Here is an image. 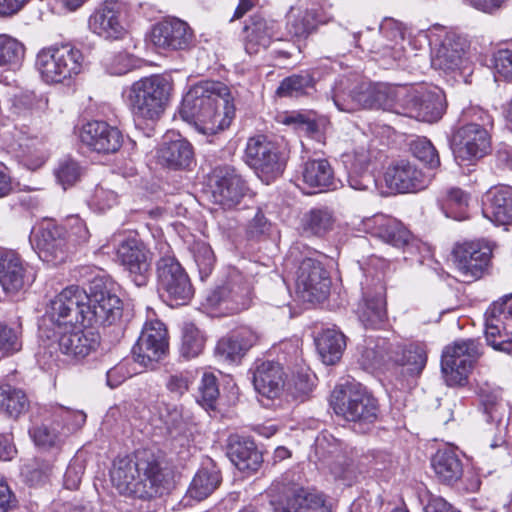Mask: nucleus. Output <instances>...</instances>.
<instances>
[{
  "label": "nucleus",
  "instance_id": "f257e3e1",
  "mask_svg": "<svg viewBox=\"0 0 512 512\" xmlns=\"http://www.w3.org/2000/svg\"><path fill=\"white\" fill-rule=\"evenodd\" d=\"M111 479L120 494L136 498L160 496L170 487V472L162 457L150 449H138L132 458L117 460Z\"/></svg>",
  "mask_w": 512,
  "mask_h": 512
},
{
  "label": "nucleus",
  "instance_id": "f03ea898",
  "mask_svg": "<svg viewBox=\"0 0 512 512\" xmlns=\"http://www.w3.org/2000/svg\"><path fill=\"white\" fill-rule=\"evenodd\" d=\"M235 113L228 87L221 82H204L184 95L179 114L203 134H216L227 128Z\"/></svg>",
  "mask_w": 512,
  "mask_h": 512
},
{
  "label": "nucleus",
  "instance_id": "7ed1b4c3",
  "mask_svg": "<svg viewBox=\"0 0 512 512\" xmlns=\"http://www.w3.org/2000/svg\"><path fill=\"white\" fill-rule=\"evenodd\" d=\"M358 362L369 372L395 370L403 380L418 377L427 362L421 343H392L382 337H368L360 347Z\"/></svg>",
  "mask_w": 512,
  "mask_h": 512
},
{
  "label": "nucleus",
  "instance_id": "20e7f679",
  "mask_svg": "<svg viewBox=\"0 0 512 512\" xmlns=\"http://www.w3.org/2000/svg\"><path fill=\"white\" fill-rule=\"evenodd\" d=\"M322 257L321 253L306 244L296 242L284 260L286 269L295 270L296 293L305 302H321L329 293L330 279Z\"/></svg>",
  "mask_w": 512,
  "mask_h": 512
},
{
  "label": "nucleus",
  "instance_id": "39448f33",
  "mask_svg": "<svg viewBox=\"0 0 512 512\" xmlns=\"http://www.w3.org/2000/svg\"><path fill=\"white\" fill-rule=\"evenodd\" d=\"M172 91L173 82L169 76L153 74L124 88L122 97L136 123L153 124L164 114Z\"/></svg>",
  "mask_w": 512,
  "mask_h": 512
},
{
  "label": "nucleus",
  "instance_id": "423d86ee",
  "mask_svg": "<svg viewBox=\"0 0 512 512\" xmlns=\"http://www.w3.org/2000/svg\"><path fill=\"white\" fill-rule=\"evenodd\" d=\"M461 121L453 136L454 155L460 165H472L491 151L493 119L482 108L470 106L463 109Z\"/></svg>",
  "mask_w": 512,
  "mask_h": 512
},
{
  "label": "nucleus",
  "instance_id": "0eeeda50",
  "mask_svg": "<svg viewBox=\"0 0 512 512\" xmlns=\"http://www.w3.org/2000/svg\"><path fill=\"white\" fill-rule=\"evenodd\" d=\"M84 56L80 49L65 44L41 49L35 59V69L48 84H63L83 70Z\"/></svg>",
  "mask_w": 512,
  "mask_h": 512
},
{
  "label": "nucleus",
  "instance_id": "6e6552de",
  "mask_svg": "<svg viewBox=\"0 0 512 512\" xmlns=\"http://www.w3.org/2000/svg\"><path fill=\"white\" fill-rule=\"evenodd\" d=\"M427 37L432 47L431 65L434 69L445 73L459 71L461 74L470 70L469 42L466 37L447 31L442 26L430 29Z\"/></svg>",
  "mask_w": 512,
  "mask_h": 512
},
{
  "label": "nucleus",
  "instance_id": "1a4fd4ad",
  "mask_svg": "<svg viewBox=\"0 0 512 512\" xmlns=\"http://www.w3.org/2000/svg\"><path fill=\"white\" fill-rule=\"evenodd\" d=\"M331 405L337 415L355 423L363 431L378 416L376 399L358 383H346L336 387L331 395Z\"/></svg>",
  "mask_w": 512,
  "mask_h": 512
},
{
  "label": "nucleus",
  "instance_id": "9d476101",
  "mask_svg": "<svg viewBox=\"0 0 512 512\" xmlns=\"http://www.w3.org/2000/svg\"><path fill=\"white\" fill-rule=\"evenodd\" d=\"M162 256L157 261V282L160 296L170 306L187 303L193 296V288L190 279L171 254L167 243H160Z\"/></svg>",
  "mask_w": 512,
  "mask_h": 512
},
{
  "label": "nucleus",
  "instance_id": "9b49d317",
  "mask_svg": "<svg viewBox=\"0 0 512 512\" xmlns=\"http://www.w3.org/2000/svg\"><path fill=\"white\" fill-rule=\"evenodd\" d=\"M481 354V344L474 339L456 341L447 346L441 358V370L447 385H464Z\"/></svg>",
  "mask_w": 512,
  "mask_h": 512
},
{
  "label": "nucleus",
  "instance_id": "f8f14e48",
  "mask_svg": "<svg viewBox=\"0 0 512 512\" xmlns=\"http://www.w3.org/2000/svg\"><path fill=\"white\" fill-rule=\"evenodd\" d=\"M91 282L88 299L85 301L83 313L84 326L112 325L122 316L121 299L103 288V279L95 277Z\"/></svg>",
  "mask_w": 512,
  "mask_h": 512
},
{
  "label": "nucleus",
  "instance_id": "ddd939ff",
  "mask_svg": "<svg viewBox=\"0 0 512 512\" xmlns=\"http://www.w3.org/2000/svg\"><path fill=\"white\" fill-rule=\"evenodd\" d=\"M406 99L401 103V115L426 122L438 121L445 112L446 101L443 91L438 87L423 85L408 87L404 91Z\"/></svg>",
  "mask_w": 512,
  "mask_h": 512
},
{
  "label": "nucleus",
  "instance_id": "4468645a",
  "mask_svg": "<svg viewBox=\"0 0 512 512\" xmlns=\"http://www.w3.org/2000/svg\"><path fill=\"white\" fill-rule=\"evenodd\" d=\"M88 293L77 285L64 288L50 300L45 312V320L49 321L54 329L60 331L72 327L74 324L83 323L85 301Z\"/></svg>",
  "mask_w": 512,
  "mask_h": 512
},
{
  "label": "nucleus",
  "instance_id": "2eb2a0df",
  "mask_svg": "<svg viewBox=\"0 0 512 512\" xmlns=\"http://www.w3.org/2000/svg\"><path fill=\"white\" fill-rule=\"evenodd\" d=\"M251 289L240 276L208 292L203 303L213 316L239 313L250 306Z\"/></svg>",
  "mask_w": 512,
  "mask_h": 512
},
{
  "label": "nucleus",
  "instance_id": "dca6fc26",
  "mask_svg": "<svg viewBox=\"0 0 512 512\" xmlns=\"http://www.w3.org/2000/svg\"><path fill=\"white\" fill-rule=\"evenodd\" d=\"M268 495L274 512H329L321 494L297 485H272Z\"/></svg>",
  "mask_w": 512,
  "mask_h": 512
},
{
  "label": "nucleus",
  "instance_id": "f3484780",
  "mask_svg": "<svg viewBox=\"0 0 512 512\" xmlns=\"http://www.w3.org/2000/svg\"><path fill=\"white\" fill-rule=\"evenodd\" d=\"M245 159L250 167L265 176L267 180L282 174L286 165L285 154L276 143L264 135L248 139Z\"/></svg>",
  "mask_w": 512,
  "mask_h": 512
},
{
  "label": "nucleus",
  "instance_id": "a211bd4d",
  "mask_svg": "<svg viewBox=\"0 0 512 512\" xmlns=\"http://www.w3.org/2000/svg\"><path fill=\"white\" fill-rule=\"evenodd\" d=\"M453 263L463 282H473L487 272L492 256L488 242L471 241L457 244L452 252Z\"/></svg>",
  "mask_w": 512,
  "mask_h": 512
},
{
  "label": "nucleus",
  "instance_id": "6ab92c4d",
  "mask_svg": "<svg viewBox=\"0 0 512 512\" xmlns=\"http://www.w3.org/2000/svg\"><path fill=\"white\" fill-rule=\"evenodd\" d=\"M116 261L137 286H146L151 275L152 254L146 245L135 237L122 240L116 249Z\"/></svg>",
  "mask_w": 512,
  "mask_h": 512
},
{
  "label": "nucleus",
  "instance_id": "aec40b11",
  "mask_svg": "<svg viewBox=\"0 0 512 512\" xmlns=\"http://www.w3.org/2000/svg\"><path fill=\"white\" fill-rule=\"evenodd\" d=\"M485 337L495 350L512 355V295L487 310Z\"/></svg>",
  "mask_w": 512,
  "mask_h": 512
},
{
  "label": "nucleus",
  "instance_id": "412c9836",
  "mask_svg": "<svg viewBox=\"0 0 512 512\" xmlns=\"http://www.w3.org/2000/svg\"><path fill=\"white\" fill-rule=\"evenodd\" d=\"M168 336L165 325L154 320L146 322L142 332L132 348V354L137 363L144 367L153 368L168 352Z\"/></svg>",
  "mask_w": 512,
  "mask_h": 512
},
{
  "label": "nucleus",
  "instance_id": "4be33fe9",
  "mask_svg": "<svg viewBox=\"0 0 512 512\" xmlns=\"http://www.w3.org/2000/svg\"><path fill=\"white\" fill-rule=\"evenodd\" d=\"M209 185L212 202L225 210L239 205L246 191L244 180L229 166L215 168Z\"/></svg>",
  "mask_w": 512,
  "mask_h": 512
},
{
  "label": "nucleus",
  "instance_id": "5701e85b",
  "mask_svg": "<svg viewBox=\"0 0 512 512\" xmlns=\"http://www.w3.org/2000/svg\"><path fill=\"white\" fill-rule=\"evenodd\" d=\"M362 298L357 306V315L365 327L376 328L386 319L385 287L377 274L361 283Z\"/></svg>",
  "mask_w": 512,
  "mask_h": 512
},
{
  "label": "nucleus",
  "instance_id": "b1692460",
  "mask_svg": "<svg viewBox=\"0 0 512 512\" xmlns=\"http://www.w3.org/2000/svg\"><path fill=\"white\" fill-rule=\"evenodd\" d=\"M124 5L117 0H106L98 5L88 19L90 31L106 40H118L126 34Z\"/></svg>",
  "mask_w": 512,
  "mask_h": 512
},
{
  "label": "nucleus",
  "instance_id": "393cba45",
  "mask_svg": "<svg viewBox=\"0 0 512 512\" xmlns=\"http://www.w3.org/2000/svg\"><path fill=\"white\" fill-rule=\"evenodd\" d=\"M78 135L83 145L101 154L115 153L123 144L119 128L105 121L93 120L83 124Z\"/></svg>",
  "mask_w": 512,
  "mask_h": 512
},
{
  "label": "nucleus",
  "instance_id": "a878e982",
  "mask_svg": "<svg viewBox=\"0 0 512 512\" xmlns=\"http://www.w3.org/2000/svg\"><path fill=\"white\" fill-rule=\"evenodd\" d=\"M151 42L164 50H185L194 43V33L189 25L180 19L171 18L157 23L151 31Z\"/></svg>",
  "mask_w": 512,
  "mask_h": 512
},
{
  "label": "nucleus",
  "instance_id": "bb28decb",
  "mask_svg": "<svg viewBox=\"0 0 512 512\" xmlns=\"http://www.w3.org/2000/svg\"><path fill=\"white\" fill-rule=\"evenodd\" d=\"M331 8V4H329L327 8H291L286 16V30L288 35L298 40L307 39L317 31L320 25L327 24L332 20L333 15L330 12Z\"/></svg>",
  "mask_w": 512,
  "mask_h": 512
},
{
  "label": "nucleus",
  "instance_id": "cd10ccee",
  "mask_svg": "<svg viewBox=\"0 0 512 512\" xmlns=\"http://www.w3.org/2000/svg\"><path fill=\"white\" fill-rule=\"evenodd\" d=\"M384 181L391 190L399 193H410L425 189L430 182V178L415 164L407 160H400L386 169Z\"/></svg>",
  "mask_w": 512,
  "mask_h": 512
},
{
  "label": "nucleus",
  "instance_id": "c85d7f7f",
  "mask_svg": "<svg viewBox=\"0 0 512 512\" xmlns=\"http://www.w3.org/2000/svg\"><path fill=\"white\" fill-rule=\"evenodd\" d=\"M61 353L69 358L80 360L96 351L100 344L99 334L78 327L76 324L67 329L55 331Z\"/></svg>",
  "mask_w": 512,
  "mask_h": 512
},
{
  "label": "nucleus",
  "instance_id": "c756f323",
  "mask_svg": "<svg viewBox=\"0 0 512 512\" xmlns=\"http://www.w3.org/2000/svg\"><path fill=\"white\" fill-rule=\"evenodd\" d=\"M368 86L374 83L368 81H356L347 77L340 78L332 89V100L339 111L353 113L360 109L373 108L372 105L361 103L369 99L370 93L366 92Z\"/></svg>",
  "mask_w": 512,
  "mask_h": 512
},
{
  "label": "nucleus",
  "instance_id": "7c9ffc66",
  "mask_svg": "<svg viewBox=\"0 0 512 512\" xmlns=\"http://www.w3.org/2000/svg\"><path fill=\"white\" fill-rule=\"evenodd\" d=\"M373 152L366 145H359L343 155V163L347 170V181L355 190H367L375 185V178L369 171Z\"/></svg>",
  "mask_w": 512,
  "mask_h": 512
},
{
  "label": "nucleus",
  "instance_id": "2f4dec72",
  "mask_svg": "<svg viewBox=\"0 0 512 512\" xmlns=\"http://www.w3.org/2000/svg\"><path fill=\"white\" fill-rule=\"evenodd\" d=\"M65 229L52 225L43 228L36 236V247L41 260L53 265L63 263L69 252V241Z\"/></svg>",
  "mask_w": 512,
  "mask_h": 512
},
{
  "label": "nucleus",
  "instance_id": "473e14b6",
  "mask_svg": "<svg viewBox=\"0 0 512 512\" xmlns=\"http://www.w3.org/2000/svg\"><path fill=\"white\" fill-rule=\"evenodd\" d=\"M363 223L368 233L394 247H404L411 238L409 230L393 217L376 214Z\"/></svg>",
  "mask_w": 512,
  "mask_h": 512
},
{
  "label": "nucleus",
  "instance_id": "72a5a7b5",
  "mask_svg": "<svg viewBox=\"0 0 512 512\" xmlns=\"http://www.w3.org/2000/svg\"><path fill=\"white\" fill-rule=\"evenodd\" d=\"M32 281L33 276L17 253L0 252V284L6 293L15 294Z\"/></svg>",
  "mask_w": 512,
  "mask_h": 512
},
{
  "label": "nucleus",
  "instance_id": "f704fd0d",
  "mask_svg": "<svg viewBox=\"0 0 512 512\" xmlns=\"http://www.w3.org/2000/svg\"><path fill=\"white\" fill-rule=\"evenodd\" d=\"M245 50L253 55L266 49L272 40H281L279 23L261 16H253L245 25Z\"/></svg>",
  "mask_w": 512,
  "mask_h": 512
},
{
  "label": "nucleus",
  "instance_id": "c9c22d12",
  "mask_svg": "<svg viewBox=\"0 0 512 512\" xmlns=\"http://www.w3.org/2000/svg\"><path fill=\"white\" fill-rule=\"evenodd\" d=\"M484 217L496 224L512 222V187L496 186L482 196Z\"/></svg>",
  "mask_w": 512,
  "mask_h": 512
},
{
  "label": "nucleus",
  "instance_id": "e433bc0d",
  "mask_svg": "<svg viewBox=\"0 0 512 512\" xmlns=\"http://www.w3.org/2000/svg\"><path fill=\"white\" fill-rule=\"evenodd\" d=\"M283 367L279 362L258 360L253 370V384L256 391L267 397L275 398L285 388Z\"/></svg>",
  "mask_w": 512,
  "mask_h": 512
},
{
  "label": "nucleus",
  "instance_id": "4c0bfd02",
  "mask_svg": "<svg viewBox=\"0 0 512 512\" xmlns=\"http://www.w3.org/2000/svg\"><path fill=\"white\" fill-rule=\"evenodd\" d=\"M258 334L250 327H241L221 338L215 348L216 354L225 361L235 362L257 343Z\"/></svg>",
  "mask_w": 512,
  "mask_h": 512
},
{
  "label": "nucleus",
  "instance_id": "58836bf2",
  "mask_svg": "<svg viewBox=\"0 0 512 512\" xmlns=\"http://www.w3.org/2000/svg\"><path fill=\"white\" fill-rule=\"evenodd\" d=\"M227 455L240 471H257L262 463V455L255 443L249 438L238 435L229 437Z\"/></svg>",
  "mask_w": 512,
  "mask_h": 512
},
{
  "label": "nucleus",
  "instance_id": "ea45409f",
  "mask_svg": "<svg viewBox=\"0 0 512 512\" xmlns=\"http://www.w3.org/2000/svg\"><path fill=\"white\" fill-rule=\"evenodd\" d=\"M407 86H391L383 83H376L374 86H368L366 92L370 93L371 98L363 99L361 103L372 105L373 108L392 111L401 114V103L405 101L406 96L404 91H407Z\"/></svg>",
  "mask_w": 512,
  "mask_h": 512
},
{
  "label": "nucleus",
  "instance_id": "a19ab883",
  "mask_svg": "<svg viewBox=\"0 0 512 512\" xmlns=\"http://www.w3.org/2000/svg\"><path fill=\"white\" fill-rule=\"evenodd\" d=\"M432 467L439 481L446 485H454L464 476L461 459L450 449L438 450L432 459Z\"/></svg>",
  "mask_w": 512,
  "mask_h": 512
},
{
  "label": "nucleus",
  "instance_id": "79ce46f5",
  "mask_svg": "<svg viewBox=\"0 0 512 512\" xmlns=\"http://www.w3.org/2000/svg\"><path fill=\"white\" fill-rule=\"evenodd\" d=\"M160 161L171 168H187L194 161L192 145L185 139L163 143L158 150Z\"/></svg>",
  "mask_w": 512,
  "mask_h": 512
},
{
  "label": "nucleus",
  "instance_id": "37998d69",
  "mask_svg": "<svg viewBox=\"0 0 512 512\" xmlns=\"http://www.w3.org/2000/svg\"><path fill=\"white\" fill-rule=\"evenodd\" d=\"M335 222L334 212L328 207L313 208L302 218V234L308 237H323L333 230Z\"/></svg>",
  "mask_w": 512,
  "mask_h": 512
},
{
  "label": "nucleus",
  "instance_id": "c03bdc74",
  "mask_svg": "<svg viewBox=\"0 0 512 512\" xmlns=\"http://www.w3.org/2000/svg\"><path fill=\"white\" fill-rule=\"evenodd\" d=\"M317 351L327 365H333L340 360L346 347L345 336L335 328H327L315 339Z\"/></svg>",
  "mask_w": 512,
  "mask_h": 512
},
{
  "label": "nucleus",
  "instance_id": "a18cd8bd",
  "mask_svg": "<svg viewBox=\"0 0 512 512\" xmlns=\"http://www.w3.org/2000/svg\"><path fill=\"white\" fill-rule=\"evenodd\" d=\"M303 183L319 191L334 186V172L326 159H313L304 163L302 170Z\"/></svg>",
  "mask_w": 512,
  "mask_h": 512
},
{
  "label": "nucleus",
  "instance_id": "49530a36",
  "mask_svg": "<svg viewBox=\"0 0 512 512\" xmlns=\"http://www.w3.org/2000/svg\"><path fill=\"white\" fill-rule=\"evenodd\" d=\"M221 482L220 471L213 464L202 467L194 476L186 498L201 501L211 495Z\"/></svg>",
  "mask_w": 512,
  "mask_h": 512
},
{
  "label": "nucleus",
  "instance_id": "de8ad7c7",
  "mask_svg": "<svg viewBox=\"0 0 512 512\" xmlns=\"http://www.w3.org/2000/svg\"><path fill=\"white\" fill-rule=\"evenodd\" d=\"M16 143L25 165L32 170L41 167L48 158L45 143L36 136H28L20 131Z\"/></svg>",
  "mask_w": 512,
  "mask_h": 512
},
{
  "label": "nucleus",
  "instance_id": "09e8293b",
  "mask_svg": "<svg viewBox=\"0 0 512 512\" xmlns=\"http://www.w3.org/2000/svg\"><path fill=\"white\" fill-rule=\"evenodd\" d=\"M28 409L26 394L10 384H0V413L18 418Z\"/></svg>",
  "mask_w": 512,
  "mask_h": 512
},
{
  "label": "nucleus",
  "instance_id": "8fccbe9b",
  "mask_svg": "<svg viewBox=\"0 0 512 512\" xmlns=\"http://www.w3.org/2000/svg\"><path fill=\"white\" fill-rule=\"evenodd\" d=\"M501 394L500 388L488 384L479 389L480 404L487 423L499 424L502 421L504 406Z\"/></svg>",
  "mask_w": 512,
  "mask_h": 512
},
{
  "label": "nucleus",
  "instance_id": "3c124183",
  "mask_svg": "<svg viewBox=\"0 0 512 512\" xmlns=\"http://www.w3.org/2000/svg\"><path fill=\"white\" fill-rule=\"evenodd\" d=\"M29 434L35 445L44 450L60 447L67 437V433L59 429L54 420L50 424L43 423L32 427Z\"/></svg>",
  "mask_w": 512,
  "mask_h": 512
},
{
  "label": "nucleus",
  "instance_id": "603ef678",
  "mask_svg": "<svg viewBox=\"0 0 512 512\" xmlns=\"http://www.w3.org/2000/svg\"><path fill=\"white\" fill-rule=\"evenodd\" d=\"M439 205L443 213L450 218L463 220L466 218V208L469 196L459 188H450L439 198Z\"/></svg>",
  "mask_w": 512,
  "mask_h": 512
},
{
  "label": "nucleus",
  "instance_id": "864d4df0",
  "mask_svg": "<svg viewBox=\"0 0 512 512\" xmlns=\"http://www.w3.org/2000/svg\"><path fill=\"white\" fill-rule=\"evenodd\" d=\"M102 65L108 74L121 76L140 67V59L126 51H115L103 57Z\"/></svg>",
  "mask_w": 512,
  "mask_h": 512
},
{
  "label": "nucleus",
  "instance_id": "5fc2aeb1",
  "mask_svg": "<svg viewBox=\"0 0 512 512\" xmlns=\"http://www.w3.org/2000/svg\"><path fill=\"white\" fill-rule=\"evenodd\" d=\"M314 79L309 72L294 74L283 79L276 90L279 97H300L314 87Z\"/></svg>",
  "mask_w": 512,
  "mask_h": 512
},
{
  "label": "nucleus",
  "instance_id": "6e6d98bb",
  "mask_svg": "<svg viewBox=\"0 0 512 512\" xmlns=\"http://www.w3.org/2000/svg\"><path fill=\"white\" fill-rule=\"evenodd\" d=\"M22 349V325L19 322H0V354L13 355Z\"/></svg>",
  "mask_w": 512,
  "mask_h": 512
},
{
  "label": "nucleus",
  "instance_id": "4d7b16f0",
  "mask_svg": "<svg viewBox=\"0 0 512 512\" xmlns=\"http://www.w3.org/2000/svg\"><path fill=\"white\" fill-rule=\"evenodd\" d=\"M205 346L203 333L192 323H186L182 329L180 355L185 359L200 355Z\"/></svg>",
  "mask_w": 512,
  "mask_h": 512
},
{
  "label": "nucleus",
  "instance_id": "13d9d810",
  "mask_svg": "<svg viewBox=\"0 0 512 512\" xmlns=\"http://www.w3.org/2000/svg\"><path fill=\"white\" fill-rule=\"evenodd\" d=\"M380 33L394 45L386 44L383 47L382 54L384 56H391L394 60L401 58V50L396 48L400 40L404 39V29L402 24L398 21L388 18L380 24Z\"/></svg>",
  "mask_w": 512,
  "mask_h": 512
},
{
  "label": "nucleus",
  "instance_id": "bf43d9fd",
  "mask_svg": "<svg viewBox=\"0 0 512 512\" xmlns=\"http://www.w3.org/2000/svg\"><path fill=\"white\" fill-rule=\"evenodd\" d=\"M54 174L58 183L67 189L75 185L83 174V167L79 162L69 156L61 158L56 167L54 168Z\"/></svg>",
  "mask_w": 512,
  "mask_h": 512
},
{
  "label": "nucleus",
  "instance_id": "052dcab7",
  "mask_svg": "<svg viewBox=\"0 0 512 512\" xmlns=\"http://www.w3.org/2000/svg\"><path fill=\"white\" fill-rule=\"evenodd\" d=\"M191 253L198 267L201 280L207 278L213 271L216 258L209 244L203 241H195L191 247Z\"/></svg>",
  "mask_w": 512,
  "mask_h": 512
},
{
  "label": "nucleus",
  "instance_id": "680f3d73",
  "mask_svg": "<svg viewBox=\"0 0 512 512\" xmlns=\"http://www.w3.org/2000/svg\"><path fill=\"white\" fill-rule=\"evenodd\" d=\"M53 419L60 426L61 430L67 433H73L80 429L86 422V414L80 410H72L67 407L58 406L53 412Z\"/></svg>",
  "mask_w": 512,
  "mask_h": 512
},
{
  "label": "nucleus",
  "instance_id": "e2e57ef3",
  "mask_svg": "<svg viewBox=\"0 0 512 512\" xmlns=\"http://www.w3.org/2000/svg\"><path fill=\"white\" fill-rule=\"evenodd\" d=\"M313 379L308 371L302 368L297 372H292L291 376L285 380L287 392L295 399L303 400L312 391Z\"/></svg>",
  "mask_w": 512,
  "mask_h": 512
},
{
  "label": "nucleus",
  "instance_id": "0e129e2a",
  "mask_svg": "<svg viewBox=\"0 0 512 512\" xmlns=\"http://www.w3.org/2000/svg\"><path fill=\"white\" fill-rule=\"evenodd\" d=\"M118 203V194L108 187L99 184L95 187L88 200L89 207L98 212L111 209Z\"/></svg>",
  "mask_w": 512,
  "mask_h": 512
},
{
  "label": "nucleus",
  "instance_id": "69168bd1",
  "mask_svg": "<svg viewBox=\"0 0 512 512\" xmlns=\"http://www.w3.org/2000/svg\"><path fill=\"white\" fill-rule=\"evenodd\" d=\"M413 155L430 168H436L440 164L439 155L433 144L427 138H417L411 142Z\"/></svg>",
  "mask_w": 512,
  "mask_h": 512
},
{
  "label": "nucleus",
  "instance_id": "338daca9",
  "mask_svg": "<svg viewBox=\"0 0 512 512\" xmlns=\"http://www.w3.org/2000/svg\"><path fill=\"white\" fill-rule=\"evenodd\" d=\"M219 397L217 378L212 373H204L199 386V403L207 409H213Z\"/></svg>",
  "mask_w": 512,
  "mask_h": 512
},
{
  "label": "nucleus",
  "instance_id": "774afa93",
  "mask_svg": "<svg viewBox=\"0 0 512 512\" xmlns=\"http://www.w3.org/2000/svg\"><path fill=\"white\" fill-rule=\"evenodd\" d=\"M493 70L497 77L512 82V49H498L492 56Z\"/></svg>",
  "mask_w": 512,
  "mask_h": 512
}]
</instances>
